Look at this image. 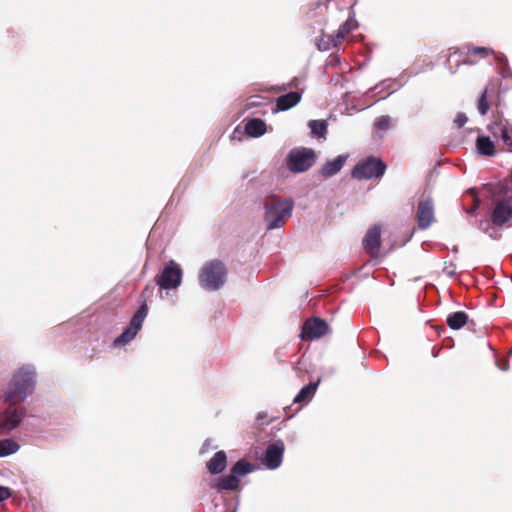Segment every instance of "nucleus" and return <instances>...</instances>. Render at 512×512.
<instances>
[{"mask_svg":"<svg viewBox=\"0 0 512 512\" xmlns=\"http://www.w3.org/2000/svg\"><path fill=\"white\" fill-rule=\"evenodd\" d=\"M329 331L327 322L320 318L306 320L302 326L301 339L314 340L325 336Z\"/></svg>","mask_w":512,"mask_h":512,"instance_id":"10","label":"nucleus"},{"mask_svg":"<svg viewBox=\"0 0 512 512\" xmlns=\"http://www.w3.org/2000/svg\"><path fill=\"white\" fill-rule=\"evenodd\" d=\"M11 496L10 489L5 486H0V502L8 499Z\"/></svg>","mask_w":512,"mask_h":512,"instance_id":"33","label":"nucleus"},{"mask_svg":"<svg viewBox=\"0 0 512 512\" xmlns=\"http://www.w3.org/2000/svg\"><path fill=\"white\" fill-rule=\"evenodd\" d=\"M468 121V117L466 116L465 113H462V112H459L457 115H456V118L454 120V123L456 124L457 127H462L464 126Z\"/></svg>","mask_w":512,"mask_h":512,"instance_id":"31","label":"nucleus"},{"mask_svg":"<svg viewBox=\"0 0 512 512\" xmlns=\"http://www.w3.org/2000/svg\"><path fill=\"white\" fill-rule=\"evenodd\" d=\"M499 368L503 371H507L509 369V363L507 360H505L501 365H499Z\"/></svg>","mask_w":512,"mask_h":512,"instance_id":"35","label":"nucleus"},{"mask_svg":"<svg viewBox=\"0 0 512 512\" xmlns=\"http://www.w3.org/2000/svg\"><path fill=\"white\" fill-rule=\"evenodd\" d=\"M227 280V269L223 262L214 259L205 263L199 273V284L207 291H217Z\"/></svg>","mask_w":512,"mask_h":512,"instance_id":"3","label":"nucleus"},{"mask_svg":"<svg viewBox=\"0 0 512 512\" xmlns=\"http://www.w3.org/2000/svg\"><path fill=\"white\" fill-rule=\"evenodd\" d=\"M245 131L251 137H260L266 132V124L259 118H253L246 123Z\"/></svg>","mask_w":512,"mask_h":512,"instance_id":"21","label":"nucleus"},{"mask_svg":"<svg viewBox=\"0 0 512 512\" xmlns=\"http://www.w3.org/2000/svg\"><path fill=\"white\" fill-rule=\"evenodd\" d=\"M380 245L381 229L380 226H374L367 231L363 239V246L369 255L375 257L379 253Z\"/></svg>","mask_w":512,"mask_h":512,"instance_id":"13","label":"nucleus"},{"mask_svg":"<svg viewBox=\"0 0 512 512\" xmlns=\"http://www.w3.org/2000/svg\"><path fill=\"white\" fill-rule=\"evenodd\" d=\"M477 207H478V205H476V206H475V207H473V208L468 209V210H467V213H469V214H473V213L475 212V210H476V208H477Z\"/></svg>","mask_w":512,"mask_h":512,"instance_id":"38","label":"nucleus"},{"mask_svg":"<svg viewBox=\"0 0 512 512\" xmlns=\"http://www.w3.org/2000/svg\"><path fill=\"white\" fill-rule=\"evenodd\" d=\"M356 27V21L353 18H349L346 22L339 28L337 33L335 34L338 40L342 41L345 36L351 32Z\"/></svg>","mask_w":512,"mask_h":512,"instance_id":"29","label":"nucleus"},{"mask_svg":"<svg viewBox=\"0 0 512 512\" xmlns=\"http://www.w3.org/2000/svg\"><path fill=\"white\" fill-rule=\"evenodd\" d=\"M395 125V120L388 116V115H382L378 117L374 122V130H375V136L382 138L383 133L391 129Z\"/></svg>","mask_w":512,"mask_h":512,"instance_id":"20","label":"nucleus"},{"mask_svg":"<svg viewBox=\"0 0 512 512\" xmlns=\"http://www.w3.org/2000/svg\"><path fill=\"white\" fill-rule=\"evenodd\" d=\"M318 385L319 381L310 382L308 385L302 387L298 394L295 396L293 400L294 403H303L309 401L316 393Z\"/></svg>","mask_w":512,"mask_h":512,"instance_id":"23","label":"nucleus"},{"mask_svg":"<svg viewBox=\"0 0 512 512\" xmlns=\"http://www.w3.org/2000/svg\"><path fill=\"white\" fill-rule=\"evenodd\" d=\"M346 160H347V156L339 155L336 158H334L330 161H327L321 169V174L324 177H331V176L337 174L342 169Z\"/></svg>","mask_w":512,"mask_h":512,"instance_id":"18","label":"nucleus"},{"mask_svg":"<svg viewBox=\"0 0 512 512\" xmlns=\"http://www.w3.org/2000/svg\"><path fill=\"white\" fill-rule=\"evenodd\" d=\"M294 202L290 198L270 199L264 204V220L268 230L280 228L292 215Z\"/></svg>","mask_w":512,"mask_h":512,"instance_id":"2","label":"nucleus"},{"mask_svg":"<svg viewBox=\"0 0 512 512\" xmlns=\"http://www.w3.org/2000/svg\"><path fill=\"white\" fill-rule=\"evenodd\" d=\"M416 218L420 229H427L434 220V206L431 199H426L418 204Z\"/></svg>","mask_w":512,"mask_h":512,"instance_id":"12","label":"nucleus"},{"mask_svg":"<svg viewBox=\"0 0 512 512\" xmlns=\"http://www.w3.org/2000/svg\"><path fill=\"white\" fill-rule=\"evenodd\" d=\"M211 446V440H206L201 448V453H205Z\"/></svg>","mask_w":512,"mask_h":512,"instance_id":"34","label":"nucleus"},{"mask_svg":"<svg viewBox=\"0 0 512 512\" xmlns=\"http://www.w3.org/2000/svg\"><path fill=\"white\" fill-rule=\"evenodd\" d=\"M257 98L258 97H252L250 99V102L248 103V106H257L259 104V102L257 101Z\"/></svg>","mask_w":512,"mask_h":512,"instance_id":"36","label":"nucleus"},{"mask_svg":"<svg viewBox=\"0 0 512 512\" xmlns=\"http://www.w3.org/2000/svg\"><path fill=\"white\" fill-rule=\"evenodd\" d=\"M20 449V445L11 438L0 440V458L15 454Z\"/></svg>","mask_w":512,"mask_h":512,"instance_id":"26","label":"nucleus"},{"mask_svg":"<svg viewBox=\"0 0 512 512\" xmlns=\"http://www.w3.org/2000/svg\"><path fill=\"white\" fill-rule=\"evenodd\" d=\"M284 450L285 445L282 440H277L269 444L264 455L265 466L270 470L280 467L283 461Z\"/></svg>","mask_w":512,"mask_h":512,"instance_id":"11","label":"nucleus"},{"mask_svg":"<svg viewBox=\"0 0 512 512\" xmlns=\"http://www.w3.org/2000/svg\"><path fill=\"white\" fill-rule=\"evenodd\" d=\"M240 480L236 475L230 472L229 475L223 476L218 479L216 487L219 490L235 491L239 489Z\"/></svg>","mask_w":512,"mask_h":512,"instance_id":"22","label":"nucleus"},{"mask_svg":"<svg viewBox=\"0 0 512 512\" xmlns=\"http://www.w3.org/2000/svg\"><path fill=\"white\" fill-rule=\"evenodd\" d=\"M36 385V370L32 365H23L12 376L3 394L5 402H23L32 395Z\"/></svg>","mask_w":512,"mask_h":512,"instance_id":"1","label":"nucleus"},{"mask_svg":"<svg viewBox=\"0 0 512 512\" xmlns=\"http://www.w3.org/2000/svg\"><path fill=\"white\" fill-rule=\"evenodd\" d=\"M8 406L0 413V431L9 433L15 430L26 416L25 408L8 402Z\"/></svg>","mask_w":512,"mask_h":512,"instance_id":"8","label":"nucleus"},{"mask_svg":"<svg viewBox=\"0 0 512 512\" xmlns=\"http://www.w3.org/2000/svg\"><path fill=\"white\" fill-rule=\"evenodd\" d=\"M227 466V456L224 451H218L214 456L206 463L207 470L211 474H219L225 470Z\"/></svg>","mask_w":512,"mask_h":512,"instance_id":"17","label":"nucleus"},{"mask_svg":"<svg viewBox=\"0 0 512 512\" xmlns=\"http://www.w3.org/2000/svg\"><path fill=\"white\" fill-rule=\"evenodd\" d=\"M512 219V202L510 200L499 201L492 213V222L496 226H502Z\"/></svg>","mask_w":512,"mask_h":512,"instance_id":"14","label":"nucleus"},{"mask_svg":"<svg viewBox=\"0 0 512 512\" xmlns=\"http://www.w3.org/2000/svg\"><path fill=\"white\" fill-rule=\"evenodd\" d=\"M315 157L311 148H295L288 153L286 165L292 173H303L313 166Z\"/></svg>","mask_w":512,"mask_h":512,"instance_id":"4","label":"nucleus"},{"mask_svg":"<svg viewBox=\"0 0 512 512\" xmlns=\"http://www.w3.org/2000/svg\"><path fill=\"white\" fill-rule=\"evenodd\" d=\"M340 42L336 35H323L319 39L317 46L319 50L327 51L332 47H336Z\"/></svg>","mask_w":512,"mask_h":512,"instance_id":"28","label":"nucleus"},{"mask_svg":"<svg viewBox=\"0 0 512 512\" xmlns=\"http://www.w3.org/2000/svg\"><path fill=\"white\" fill-rule=\"evenodd\" d=\"M182 269L175 261L170 260L156 277V284L163 290H175L182 283Z\"/></svg>","mask_w":512,"mask_h":512,"instance_id":"7","label":"nucleus"},{"mask_svg":"<svg viewBox=\"0 0 512 512\" xmlns=\"http://www.w3.org/2000/svg\"><path fill=\"white\" fill-rule=\"evenodd\" d=\"M489 226V223L487 221H481L480 222V228L486 232L487 227Z\"/></svg>","mask_w":512,"mask_h":512,"instance_id":"37","label":"nucleus"},{"mask_svg":"<svg viewBox=\"0 0 512 512\" xmlns=\"http://www.w3.org/2000/svg\"><path fill=\"white\" fill-rule=\"evenodd\" d=\"M443 272L449 276L452 277L455 275V265L452 262H446L445 266L443 268Z\"/></svg>","mask_w":512,"mask_h":512,"instance_id":"32","label":"nucleus"},{"mask_svg":"<svg viewBox=\"0 0 512 512\" xmlns=\"http://www.w3.org/2000/svg\"><path fill=\"white\" fill-rule=\"evenodd\" d=\"M488 130L494 137H499L503 144L512 151V126L507 122L499 121L488 125Z\"/></svg>","mask_w":512,"mask_h":512,"instance_id":"15","label":"nucleus"},{"mask_svg":"<svg viewBox=\"0 0 512 512\" xmlns=\"http://www.w3.org/2000/svg\"><path fill=\"white\" fill-rule=\"evenodd\" d=\"M476 149L480 155L483 156H494L495 145L494 142L488 136H478L476 140Z\"/></svg>","mask_w":512,"mask_h":512,"instance_id":"19","label":"nucleus"},{"mask_svg":"<svg viewBox=\"0 0 512 512\" xmlns=\"http://www.w3.org/2000/svg\"><path fill=\"white\" fill-rule=\"evenodd\" d=\"M148 314V306L144 302L132 316L129 326L113 341L115 347L125 345L132 341L141 330L143 322Z\"/></svg>","mask_w":512,"mask_h":512,"instance_id":"6","label":"nucleus"},{"mask_svg":"<svg viewBox=\"0 0 512 512\" xmlns=\"http://www.w3.org/2000/svg\"><path fill=\"white\" fill-rule=\"evenodd\" d=\"M492 49L487 47H473L468 48L467 53L463 59L456 60L455 67H452L453 59L459 54L457 51L450 54L449 58L447 60V67L450 71V73H455L457 68L460 66V64H468V65H474L476 64L477 60L474 59V57L479 58H485L490 53H492Z\"/></svg>","mask_w":512,"mask_h":512,"instance_id":"9","label":"nucleus"},{"mask_svg":"<svg viewBox=\"0 0 512 512\" xmlns=\"http://www.w3.org/2000/svg\"><path fill=\"white\" fill-rule=\"evenodd\" d=\"M311 134L317 138H325L327 134V123L324 120H311L308 123Z\"/></svg>","mask_w":512,"mask_h":512,"instance_id":"27","label":"nucleus"},{"mask_svg":"<svg viewBox=\"0 0 512 512\" xmlns=\"http://www.w3.org/2000/svg\"><path fill=\"white\" fill-rule=\"evenodd\" d=\"M386 164L379 158L370 156L360 161L352 170V176L356 179L380 178L384 175Z\"/></svg>","mask_w":512,"mask_h":512,"instance_id":"5","label":"nucleus"},{"mask_svg":"<svg viewBox=\"0 0 512 512\" xmlns=\"http://www.w3.org/2000/svg\"><path fill=\"white\" fill-rule=\"evenodd\" d=\"M488 109L487 90L485 89L478 100V111L481 115H485L488 112Z\"/></svg>","mask_w":512,"mask_h":512,"instance_id":"30","label":"nucleus"},{"mask_svg":"<svg viewBox=\"0 0 512 512\" xmlns=\"http://www.w3.org/2000/svg\"><path fill=\"white\" fill-rule=\"evenodd\" d=\"M301 93L298 91H292L281 95L276 100V106L279 111H286L296 106L301 100Z\"/></svg>","mask_w":512,"mask_h":512,"instance_id":"16","label":"nucleus"},{"mask_svg":"<svg viewBox=\"0 0 512 512\" xmlns=\"http://www.w3.org/2000/svg\"><path fill=\"white\" fill-rule=\"evenodd\" d=\"M457 251H458V248L455 246V247L453 248V252H457Z\"/></svg>","mask_w":512,"mask_h":512,"instance_id":"39","label":"nucleus"},{"mask_svg":"<svg viewBox=\"0 0 512 512\" xmlns=\"http://www.w3.org/2000/svg\"><path fill=\"white\" fill-rule=\"evenodd\" d=\"M468 321V315L463 311H457L447 316V325L453 330L461 329Z\"/></svg>","mask_w":512,"mask_h":512,"instance_id":"24","label":"nucleus"},{"mask_svg":"<svg viewBox=\"0 0 512 512\" xmlns=\"http://www.w3.org/2000/svg\"><path fill=\"white\" fill-rule=\"evenodd\" d=\"M254 469L255 466L252 463L244 459H240L231 467L230 472L236 475L240 480V477L246 476L247 474L253 472Z\"/></svg>","mask_w":512,"mask_h":512,"instance_id":"25","label":"nucleus"}]
</instances>
